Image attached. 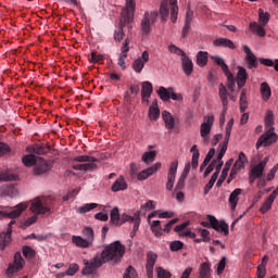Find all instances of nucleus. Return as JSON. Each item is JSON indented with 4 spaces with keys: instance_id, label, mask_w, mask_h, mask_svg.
<instances>
[{
    "instance_id": "obj_1",
    "label": "nucleus",
    "mask_w": 278,
    "mask_h": 278,
    "mask_svg": "<svg viewBox=\"0 0 278 278\" xmlns=\"http://www.w3.org/2000/svg\"><path fill=\"white\" fill-rule=\"evenodd\" d=\"M125 256V245L121 241H114L104 248L101 253H97L91 260H84V268L81 275H94L103 264L112 262V264H121Z\"/></svg>"
},
{
    "instance_id": "obj_2",
    "label": "nucleus",
    "mask_w": 278,
    "mask_h": 278,
    "mask_svg": "<svg viewBox=\"0 0 278 278\" xmlns=\"http://www.w3.org/2000/svg\"><path fill=\"white\" fill-rule=\"evenodd\" d=\"M53 205V200L47 197H38L31 201L30 212L37 215L51 214V206Z\"/></svg>"
},
{
    "instance_id": "obj_3",
    "label": "nucleus",
    "mask_w": 278,
    "mask_h": 278,
    "mask_svg": "<svg viewBox=\"0 0 278 278\" xmlns=\"http://www.w3.org/2000/svg\"><path fill=\"white\" fill-rule=\"evenodd\" d=\"M206 218L208 222H201L202 227L212 226L215 231H223L225 236H229V225H227L225 220L218 222V219H216L214 215H206Z\"/></svg>"
},
{
    "instance_id": "obj_4",
    "label": "nucleus",
    "mask_w": 278,
    "mask_h": 278,
    "mask_svg": "<svg viewBox=\"0 0 278 278\" xmlns=\"http://www.w3.org/2000/svg\"><path fill=\"white\" fill-rule=\"evenodd\" d=\"M159 15L160 13H157V11H153L151 13L146 12L143 14V18L141 20L142 36H149V34H151V25L157 21Z\"/></svg>"
},
{
    "instance_id": "obj_5",
    "label": "nucleus",
    "mask_w": 278,
    "mask_h": 278,
    "mask_svg": "<svg viewBox=\"0 0 278 278\" xmlns=\"http://www.w3.org/2000/svg\"><path fill=\"white\" fill-rule=\"evenodd\" d=\"M274 131L275 128H270L263 134L256 142V149H260V147H270V144H275V142L278 140V136Z\"/></svg>"
},
{
    "instance_id": "obj_6",
    "label": "nucleus",
    "mask_w": 278,
    "mask_h": 278,
    "mask_svg": "<svg viewBox=\"0 0 278 278\" xmlns=\"http://www.w3.org/2000/svg\"><path fill=\"white\" fill-rule=\"evenodd\" d=\"M51 168H53V164L50 161H46L42 157H38L33 168V175H36V177L47 175V173H49Z\"/></svg>"
},
{
    "instance_id": "obj_7",
    "label": "nucleus",
    "mask_w": 278,
    "mask_h": 278,
    "mask_svg": "<svg viewBox=\"0 0 278 278\" xmlns=\"http://www.w3.org/2000/svg\"><path fill=\"white\" fill-rule=\"evenodd\" d=\"M177 168H179V161L172 162L168 169L166 182V190H168V192H172L173 188H175V179H177Z\"/></svg>"
},
{
    "instance_id": "obj_8",
    "label": "nucleus",
    "mask_w": 278,
    "mask_h": 278,
    "mask_svg": "<svg viewBox=\"0 0 278 278\" xmlns=\"http://www.w3.org/2000/svg\"><path fill=\"white\" fill-rule=\"evenodd\" d=\"M29 207V204L27 203H20L16 206L12 208V211H1L0 216H3L4 218H18Z\"/></svg>"
},
{
    "instance_id": "obj_9",
    "label": "nucleus",
    "mask_w": 278,
    "mask_h": 278,
    "mask_svg": "<svg viewBox=\"0 0 278 278\" xmlns=\"http://www.w3.org/2000/svg\"><path fill=\"white\" fill-rule=\"evenodd\" d=\"M243 52L245 53L247 68H249V71L257 68V66H260V61L257 60V56L255 55V53H253L251 48H249V46H243Z\"/></svg>"
},
{
    "instance_id": "obj_10",
    "label": "nucleus",
    "mask_w": 278,
    "mask_h": 278,
    "mask_svg": "<svg viewBox=\"0 0 278 278\" xmlns=\"http://www.w3.org/2000/svg\"><path fill=\"white\" fill-rule=\"evenodd\" d=\"M214 125V115L204 116V122L200 126V136L207 138L212 134V127Z\"/></svg>"
},
{
    "instance_id": "obj_11",
    "label": "nucleus",
    "mask_w": 278,
    "mask_h": 278,
    "mask_svg": "<svg viewBox=\"0 0 278 278\" xmlns=\"http://www.w3.org/2000/svg\"><path fill=\"white\" fill-rule=\"evenodd\" d=\"M160 168H162V163H156V164L141 170L138 174V180L144 181V179H149V177H151V175H153L154 173H157V170H160Z\"/></svg>"
},
{
    "instance_id": "obj_12",
    "label": "nucleus",
    "mask_w": 278,
    "mask_h": 278,
    "mask_svg": "<svg viewBox=\"0 0 278 278\" xmlns=\"http://www.w3.org/2000/svg\"><path fill=\"white\" fill-rule=\"evenodd\" d=\"M151 94H153V84L150 81H143L141 84V101L149 103Z\"/></svg>"
},
{
    "instance_id": "obj_13",
    "label": "nucleus",
    "mask_w": 278,
    "mask_h": 278,
    "mask_svg": "<svg viewBox=\"0 0 278 278\" xmlns=\"http://www.w3.org/2000/svg\"><path fill=\"white\" fill-rule=\"evenodd\" d=\"M268 164V156H266L263 161H261L257 165H255L251 170L250 174L253 177H257L258 179H262L264 175V168H266V165Z\"/></svg>"
},
{
    "instance_id": "obj_14",
    "label": "nucleus",
    "mask_w": 278,
    "mask_h": 278,
    "mask_svg": "<svg viewBox=\"0 0 278 278\" xmlns=\"http://www.w3.org/2000/svg\"><path fill=\"white\" fill-rule=\"evenodd\" d=\"M237 68V86L239 90H241V88H244V86H247V79H249V74L247 73V68L242 66H238Z\"/></svg>"
},
{
    "instance_id": "obj_15",
    "label": "nucleus",
    "mask_w": 278,
    "mask_h": 278,
    "mask_svg": "<svg viewBox=\"0 0 278 278\" xmlns=\"http://www.w3.org/2000/svg\"><path fill=\"white\" fill-rule=\"evenodd\" d=\"M126 10L123 15L122 18L119 21V27H122L123 29H125V26L127 25L129 27V29H131V21H132V15L131 13L136 12V9H134V11H131L129 8H127L126 4Z\"/></svg>"
},
{
    "instance_id": "obj_16",
    "label": "nucleus",
    "mask_w": 278,
    "mask_h": 278,
    "mask_svg": "<svg viewBox=\"0 0 278 278\" xmlns=\"http://www.w3.org/2000/svg\"><path fill=\"white\" fill-rule=\"evenodd\" d=\"M181 66L185 75H192V71H194V64L192 63V60L186 54L181 58Z\"/></svg>"
},
{
    "instance_id": "obj_17",
    "label": "nucleus",
    "mask_w": 278,
    "mask_h": 278,
    "mask_svg": "<svg viewBox=\"0 0 278 278\" xmlns=\"http://www.w3.org/2000/svg\"><path fill=\"white\" fill-rule=\"evenodd\" d=\"M240 194H242V189H240V188L235 189L230 193L228 203H229L231 210H236V207L238 206V201H240V198H239Z\"/></svg>"
},
{
    "instance_id": "obj_18",
    "label": "nucleus",
    "mask_w": 278,
    "mask_h": 278,
    "mask_svg": "<svg viewBox=\"0 0 278 278\" xmlns=\"http://www.w3.org/2000/svg\"><path fill=\"white\" fill-rule=\"evenodd\" d=\"M159 14L162 23H166V21H168V14H170L168 0H162Z\"/></svg>"
},
{
    "instance_id": "obj_19",
    "label": "nucleus",
    "mask_w": 278,
    "mask_h": 278,
    "mask_svg": "<svg viewBox=\"0 0 278 278\" xmlns=\"http://www.w3.org/2000/svg\"><path fill=\"white\" fill-rule=\"evenodd\" d=\"M12 242V228H8L7 232L0 233V249L3 251L8 244Z\"/></svg>"
},
{
    "instance_id": "obj_20",
    "label": "nucleus",
    "mask_w": 278,
    "mask_h": 278,
    "mask_svg": "<svg viewBox=\"0 0 278 278\" xmlns=\"http://www.w3.org/2000/svg\"><path fill=\"white\" fill-rule=\"evenodd\" d=\"M112 192H121V190H127V181L125 177L117 178L111 187Z\"/></svg>"
},
{
    "instance_id": "obj_21",
    "label": "nucleus",
    "mask_w": 278,
    "mask_h": 278,
    "mask_svg": "<svg viewBox=\"0 0 278 278\" xmlns=\"http://www.w3.org/2000/svg\"><path fill=\"white\" fill-rule=\"evenodd\" d=\"M214 47H224L228 49H236V45L232 40L227 38H217L213 41Z\"/></svg>"
},
{
    "instance_id": "obj_22",
    "label": "nucleus",
    "mask_w": 278,
    "mask_h": 278,
    "mask_svg": "<svg viewBox=\"0 0 278 278\" xmlns=\"http://www.w3.org/2000/svg\"><path fill=\"white\" fill-rule=\"evenodd\" d=\"M227 97H229L227 87H225V85L220 84L219 85V98L223 103V108H225V110H228V105H229V99Z\"/></svg>"
},
{
    "instance_id": "obj_23",
    "label": "nucleus",
    "mask_w": 278,
    "mask_h": 278,
    "mask_svg": "<svg viewBox=\"0 0 278 278\" xmlns=\"http://www.w3.org/2000/svg\"><path fill=\"white\" fill-rule=\"evenodd\" d=\"M163 121L165 123L166 129H175V117L168 111L162 112Z\"/></svg>"
},
{
    "instance_id": "obj_24",
    "label": "nucleus",
    "mask_w": 278,
    "mask_h": 278,
    "mask_svg": "<svg viewBox=\"0 0 278 278\" xmlns=\"http://www.w3.org/2000/svg\"><path fill=\"white\" fill-rule=\"evenodd\" d=\"M72 242L73 244L78 247V249H89V247H92L88 240L84 239L80 236H73Z\"/></svg>"
},
{
    "instance_id": "obj_25",
    "label": "nucleus",
    "mask_w": 278,
    "mask_h": 278,
    "mask_svg": "<svg viewBox=\"0 0 278 278\" xmlns=\"http://www.w3.org/2000/svg\"><path fill=\"white\" fill-rule=\"evenodd\" d=\"M29 153H35V155H47L49 153V147L45 144H35L28 149Z\"/></svg>"
},
{
    "instance_id": "obj_26",
    "label": "nucleus",
    "mask_w": 278,
    "mask_h": 278,
    "mask_svg": "<svg viewBox=\"0 0 278 278\" xmlns=\"http://www.w3.org/2000/svg\"><path fill=\"white\" fill-rule=\"evenodd\" d=\"M110 224L111 225H114V227H121V213L118 212V207H114L112 211H111V214H110Z\"/></svg>"
},
{
    "instance_id": "obj_27",
    "label": "nucleus",
    "mask_w": 278,
    "mask_h": 278,
    "mask_svg": "<svg viewBox=\"0 0 278 278\" xmlns=\"http://www.w3.org/2000/svg\"><path fill=\"white\" fill-rule=\"evenodd\" d=\"M170 5V21L172 23H177V16H179V7L177 5V0H169Z\"/></svg>"
},
{
    "instance_id": "obj_28",
    "label": "nucleus",
    "mask_w": 278,
    "mask_h": 278,
    "mask_svg": "<svg viewBox=\"0 0 278 278\" xmlns=\"http://www.w3.org/2000/svg\"><path fill=\"white\" fill-rule=\"evenodd\" d=\"M261 94L265 101H268L270 97H273V90L270 89L268 83L261 84Z\"/></svg>"
},
{
    "instance_id": "obj_29",
    "label": "nucleus",
    "mask_w": 278,
    "mask_h": 278,
    "mask_svg": "<svg viewBox=\"0 0 278 278\" xmlns=\"http://www.w3.org/2000/svg\"><path fill=\"white\" fill-rule=\"evenodd\" d=\"M190 152L193 153L191 159V166L193 169H197L199 167V157L201 155L199 153V149L197 148V144L192 146V148L190 149Z\"/></svg>"
},
{
    "instance_id": "obj_30",
    "label": "nucleus",
    "mask_w": 278,
    "mask_h": 278,
    "mask_svg": "<svg viewBox=\"0 0 278 278\" xmlns=\"http://www.w3.org/2000/svg\"><path fill=\"white\" fill-rule=\"evenodd\" d=\"M22 253L24 255V257L28 261L31 262V260H34V257H36V250L33 249L29 245H24L22 248Z\"/></svg>"
},
{
    "instance_id": "obj_31",
    "label": "nucleus",
    "mask_w": 278,
    "mask_h": 278,
    "mask_svg": "<svg viewBox=\"0 0 278 278\" xmlns=\"http://www.w3.org/2000/svg\"><path fill=\"white\" fill-rule=\"evenodd\" d=\"M38 157L39 156H36L34 154H27L22 157V162L24 166H27V167L36 166V162H38Z\"/></svg>"
},
{
    "instance_id": "obj_32",
    "label": "nucleus",
    "mask_w": 278,
    "mask_h": 278,
    "mask_svg": "<svg viewBox=\"0 0 278 278\" xmlns=\"http://www.w3.org/2000/svg\"><path fill=\"white\" fill-rule=\"evenodd\" d=\"M160 223V220H153L151 225V230L154 233L155 238H162V235L164 233V230Z\"/></svg>"
},
{
    "instance_id": "obj_33",
    "label": "nucleus",
    "mask_w": 278,
    "mask_h": 278,
    "mask_svg": "<svg viewBox=\"0 0 278 278\" xmlns=\"http://www.w3.org/2000/svg\"><path fill=\"white\" fill-rule=\"evenodd\" d=\"M83 236L88 240L90 245L94 244V230L91 227H85L83 230Z\"/></svg>"
},
{
    "instance_id": "obj_34",
    "label": "nucleus",
    "mask_w": 278,
    "mask_h": 278,
    "mask_svg": "<svg viewBox=\"0 0 278 278\" xmlns=\"http://www.w3.org/2000/svg\"><path fill=\"white\" fill-rule=\"evenodd\" d=\"M250 29L251 31L257 34L261 38H264V36H266V29H264V27L258 25L256 22L250 23Z\"/></svg>"
},
{
    "instance_id": "obj_35",
    "label": "nucleus",
    "mask_w": 278,
    "mask_h": 278,
    "mask_svg": "<svg viewBox=\"0 0 278 278\" xmlns=\"http://www.w3.org/2000/svg\"><path fill=\"white\" fill-rule=\"evenodd\" d=\"M239 104H240V112L242 113L247 112V108H249V102L247 101V89H242Z\"/></svg>"
},
{
    "instance_id": "obj_36",
    "label": "nucleus",
    "mask_w": 278,
    "mask_h": 278,
    "mask_svg": "<svg viewBox=\"0 0 278 278\" xmlns=\"http://www.w3.org/2000/svg\"><path fill=\"white\" fill-rule=\"evenodd\" d=\"M97 168V164L94 163H84L73 165L74 170H94Z\"/></svg>"
},
{
    "instance_id": "obj_37",
    "label": "nucleus",
    "mask_w": 278,
    "mask_h": 278,
    "mask_svg": "<svg viewBox=\"0 0 278 278\" xmlns=\"http://www.w3.org/2000/svg\"><path fill=\"white\" fill-rule=\"evenodd\" d=\"M74 162H79V163L88 162L89 164H94V162H99V159L90 155H78L74 157Z\"/></svg>"
},
{
    "instance_id": "obj_38",
    "label": "nucleus",
    "mask_w": 278,
    "mask_h": 278,
    "mask_svg": "<svg viewBox=\"0 0 278 278\" xmlns=\"http://www.w3.org/2000/svg\"><path fill=\"white\" fill-rule=\"evenodd\" d=\"M155 155H157V152L148 151V152L143 153L141 160H142V162H144V164H151V163L155 162Z\"/></svg>"
},
{
    "instance_id": "obj_39",
    "label": "nucleus",
    "mask_w": 278,
    "mask_h": 278,
    "mask_svg": "<svg viewBox=\"0 0 278 278\" xmlns=\"http://www.w3.org/2000/svg\"><path fill=\"white\" fill-rule=\"evenodd\" d=\"M227 77V88L230 92H235L236 90V77L233 76V74L231 72H228L227 74H225Z\"/></svg>"
},
{
    "instance_id": "obj_40",
    "label": "nucleus",
    "mask_w": 278,
    "mask_h": 278,
    "mask_svg": "<svg viewBox=\"0 0 278 278\" xmlns=\"http://www.w3.org/2000/svg\"><path fill=\"white\" fill-rule=\"evenodd\" d=\"M168 90L169 91H167L165 87H160L157 94L162 101H168L170 99V92H173V88H169Z\"/></svg>"
},
{
    "instance_id": "obj_41",
    "label": "nucleus",
    "mask_w": 278,
    "mask_h": 278,
    "mask_svg": "<svg viewBox=\"0 0 278 278\" xmlns=\"http://www.w3.org/2000/svg\"><path fill=\"white\" fill-rule=\"evenodd\" d=\"M198 66H205L207 64V52L199 51L197 54Z\"/></svg>"
},
{
    "instance_id": "obj_42",
    "label": "nucleus",
    "mask_w": 278,
    "mask_h": 278,
    "mask_svg": "<svg viewBox=\"0 0 278 278\" xmlns=\"http://www.w3.org/2000/svg\"><path fill=\"white\" fill-rule=\"evenodd\" d=\"M211 271H212V268L210 267V263H203L200 268L199 278H210Z\"/></svg>"
},
{
    "instance_id": "obj_43",
    "label": "nucleus",
    "mask_w": 278,
    "mask_h": 278,
    "mask_svg": "<svg viewBox=\"0 0 278 278\" xmlns=\"http://www.w3.org/2000/svg\"><path fill=\"white\" fill-rule=\"evenodd\" d=\"M232 164H233V159H230L229 161L226 162L220 175L222 181H225L227 179V175H229V170L231 169Z\"/></svg>"
},
{
    "instance_id": "obj_44",
    "label": "nucleus",
    "mask_w": 278,
    "mask_h": 278,
    "mask_svg": "<svg viewBox=\"0 0 278 278\" xmlns=\"http://www.w3.org/2000/svg\"><path fill=\"white\" fill-rule=\"evenodd\" d=\"M212 60H214L215 64L217 66H220L222 71H224L225 75L229 72V66L225 64V60L220 59V56H212Z\"/></svg>"
},
{
    "instance_id": "obj_45",
    "label": "nucleus",
    "mask_w": 278,
    "mask_h": 278,
    "mask_svg": "<svg viewBox=\"0 0 278 278\" xmlns=\"http://www.w3.org/2000/svg\"><path fill=\"white\" fill-rule=\"evenodd\" d=\"M212 60H214L215 64L217 66H220L222 71H224L225 75L229 72V66L225 64V60L220 59V56H212Z\"/></svg>"
},
{
    "instance_id": "obj_46",
    "label": "nucleus",
    "mask_w": 278,
    "mask_h": 278,
    "mask_svg": "<svg viewBox=\"0 0 278 278\" xmlns=\"http://www.w3.org/2000/svg\"><path fill=\"white\" fill-rule=\"evenodd\" d=\"M258 21L261 25H268V21H270V14L264 13V9L258 10Z\"/></svg>"
},
{
    "instance_id": "obj_47",
    "label": "nucleus",
    "mask_w": 278,
    "mask_h": 278,
    "mask_svg": "<svg viewBox=\"0 0 278 278\" xmlns=\"http://www.w3.org/2000/svg\"><path fill=\"white\" fill-rule=\"evenodd\" d=\"M13 266H17L20 269H23V266H25V260H23V255L21 254V252H16L14 254Z\"/></svg>"
},
{
    "instance_id": "obj_48",
    "label": "nucleus",
    "mask_w": 278,
    "mask_h": 278,
    "mask_svg": "<svg viewBox=\"0 0 278 278\" xmlns=\"http://www.w3.org/2000/svg\"><path fill=\"white\" fill-rule=\"evenodd\" d=\"M94 207H99V204H97V203H87L83 206H79L78 212H79V214H86V213L94 210Z\"/></svg>"
},
{
    "instance_id": "obj_49",
    "label": "nucleus",
    "mask_w": 278,
    "mask_h": 278,
    "mask_svg": "<svg viewBox=\"0 0 278 278\" xmlns=\"http://www.w3.org/2000/svg\"><path fill=\"white\" fill-rule=\"evenodd\" d=\"M149 118L150 121H157V118H160V109L157 106L155 105L150 106Z\"/></svg>"
},
{
    "instance_id": "obj_50",
    "label": "nucleus",
    "mask_w": 278,
    "mask_h": 278,
    "mask_svg": "<svg viewBox=\"0 0 278 278\" xmlns=\"http://www.w3.org/2000/svg\"><path fill=\"white\" fill-rule=\"evenodd\" d=\"M217 179H218L217 174H213L211 179H210V181L204 187V194H208L210 193V190H212V188H214V185L216 184Z\"/></svg>"
},
{
    "instance_id": "obj_51",
    "label": "nucleus",
    "mask_w": 278,
    "mask_h": 278,
    "mask_svg": "<svg viewBox=\"0 0 278 278\" xmlns=\"http://www.w3.org/2000/svg\"><path fill=\"white\" fill-rule=\"evenodd\" d=\"M273 203H275L271 199L267 198L263 205L260 208L261 214H266L273 207Z\"/></svg>"
},
{
    "instance_id": "obj_52",
    "label": "nucleus",
    "mask_w": 278,
    "mask_h": 278,
    "mask_svg": "<svg viewBox=\"0 0 278 278\" xmlns=\"http://www.w3.org/2000/svg\"><path fill=\"white\" fill-rule=\"evenodd\" d=\"M18 270H21V267H17L16 265L13 264H9V267L5 270V275L9 278L14 277V275H16L18 273Z\"/></svg>"
},
{
    "instance_id": "obj_53",
    "label": "nucleus",
    "mask_w": 278,
    "mask_h": 278,
    "mask_svg": "<svg viewBox=\"0 0 278 278\" xmlns=\"http://www.w3.org/2000/svg\"><path fill=\"white\" fill-rule=\"evenodd\" d=\"M132 68L135 73H142V68H144V63L142 62V58H138L132 63Z\"/></svg>"
},
{
    "instance_id": "obj_54",
    "label": "nucleus",
    "mask_w": 278,
    "mask_h": 278,
    "mask_svg": "<svg viewBox=\"0 0 278 278\" xmlns=\"http://www.w3.org/2000/svg\"><path fill=\"white\" fill-rule=\"evenodd\" d=\"M168 51L169 53H175V55H180L181 58H185L186 55V52L175 45H169Z\"/></svg>"
},
{
    "instance_id": "obj_55",
    "label": "nucleus",
    "mask_w": 278,
    "mask_h": 278,
    "mask_svg": "<svg viewBox=\"0 0 278 278\" xmlns=\"http://www.w3.org/2000/svg\"><path fill=\"white\" fill-rule=\"evenodd\" d=\"M125 38V30L123 27L118 26L114 31V40L121 42Z\"/></svg>"
},
{
    "instance_id": "obj_56",
    "label": "nucleus",
    "mask_w": 278,
    "mask_h": 278,
    "mask_svg": "<svg viewBox=\"0 0 278 278\" xmlns=\"http://www.w3.org/2000/svg\"><path fill=\"white\" fill-rule=\"evenodd\" d=\"M186 177L185 176H180L177 184H176V187H175V192H179L181 190H184L186 188Z\"/></svg>"
},
{
    "instance_id": "obj_57",
    "label": "nucleus",
    "mask_w": 278,
    "mask_h": 278,
    "mask_svg": "<svg viewBox=\"0 0 278 278\" xmlns=\"http://www.w3.org/2000/svg\"><path fill=\"white\" fill-rule=\"evenodd\" d=\"M274 118H275V114L273 113V111H267L266 116H265L266 127H273Z\"/></svg>"
},
{
    "instance_id": "obj_58",
    "label": "nucleus",
    "mask_w": 278,
    "mask_h": 278,
    "mask_svg": "<svg viewBox=\"0 0 278 278\" xmlns=\"http://www.w3.org/2000/svg\"><path fill=\"white\" fill-rule=\"evenodd\" d=\"M103 60H105L103 54H98L97 52H91V58L89 59V62L91 64H97V62H103Z\"/></svg>"
},
{
    "instance_id": "obj_59",
    "label": "nucleus",
    "mask_w": 278,
    "mask_h": 278,
    "mask_svg": "<svg viewBox=\"0 0 278 278\" xmlns=\"http://www.w3.org/2000/svg\"><path fill=\"white\" fill-rule=\"evenodd\" d=\"M169 249L173 252L181 251V249H184V242H181V241H172L169 243Z\"/></svg>"
},
{
    "instance_id": "obj_60",
    "label": "nucleus",
    "mask_w": 278,
    "mask_h": 278,
    "mask_svg": "<svg viewBox=\"0 0 278 278\" xmlns=\"http://www.w3.org/2000/svg\"><path fill=\"white\" fill-rule=\"evenodd\" d=\"M157 278H170V271L164 269L163 267L156 268Z\"/></svg>"
},
{
    "instance_id": "obj_61",
    "label": "nucleus",
    "mask_w": 278,
    "mask_h": 278,
    "mask_svg": "<svg viewBox=\"0 0 278 278\" xmlns=\"http://www.w3.org/2000/svg\"><path fill=\"white\" fill-rule=\"evenodd\" d=\"M155 262H157V254L153 252H148L147 254V264L155 266Z\"/></svg>"
},
{
    "instance_id": "obj_62",
    "label": "nucleus",
    "mask_w": 278,
    "mask_h": 278,
    "mask_svg": "<svg viewBox=\"0 0 278 278\" xmlns=\"http://www.w3.org/2000/svg\"><path fill=\"white\" fill-rule=\"evenodd\" d=\"M77 270H79V265L77 264H72L70 265V267L67 268V270L65 271V275L67 277H73V275H75V273H77Z\"/></svg>"
},
{
    "instance_id": "obj_63",
    "label": "nucleus",
    "mask_w": 278,
    "mask_h": 278,
    "mask_svg": "<svg viewBox=\"0 0 278 278\" xmlns=\"http://www.w3.org/2000/svg\"><path fill=\"white\" fill-rule=\"evenodd\" d=\"M131 277H132V278H137L138 275H136V269H135L134 267L129 266V267L126 269V271H125L123 278H131Z\"/></svg>"
},
{
    "instance_id": "obj_64",
    "label": "nucleus",
    "mask_w": 278,
    "mask_h": 278,
    "mask_svg": "<svg viewBox=\"0 0 278 278\" xmlns=\"http://www.w3.org/2000/svg\"><path fill=\"white\" fill-rule=\"evenodd\" d=\"M256 275L258 278H265L266 277V265L261 264L257 266Z\"/></svg>"
}]
</instances>
